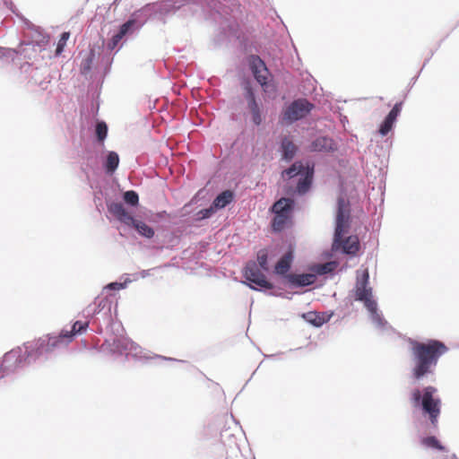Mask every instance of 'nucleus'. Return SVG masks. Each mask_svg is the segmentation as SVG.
<instances>
[{"label":"nucleus","instance_id":"1","mask_svg":"<svg viewBox=\"0 0 459 459\" xmlns=\"http://www.w3.org/2000/svg\"><path fill=\"white\" fill-rule=\"evenodd\" d=\"M410 343L413 363L411 373L416 380L432 374L439 358L448 351L444 342L433 339L426 342L411 340Z\"/></svg>","mask_w":459,"mask_h":459},{"label":"nucleus","instance_id":"2","mask_svg":"<svg viewBox=\"0 0 459 459\" xmlns=\"http://www.w3.org/2000/svg\"><path fill=\"white\" fill-rule=\"evenodd\" d=\"M349 220L350 210L348 204L343 198H339L333 249L338 250L342 248V252L347 255H355L359 249L358 237L350 236L344 240L342 239L343 233L349 227Z\"/></svg>","mask_w":459,"mask_h":459},{"label":"nucleus","instance_id":"3","mask_svg":"<svg viewBox=\"0 0 459 459\" xmlns=\"http://www.w3.org/2000/svg\"><path fill=\"white\" fill-rule=\"evenodd\" d=\"M437 393V389L432 385L426 386L422 390L415 388L411 393V400L413 405L421 407L423 414L428 415L434 428L437 427L442 404Z\"/></svg>","mask_w":459,"mask_h":459},{"label":"nucleus","instance_id":"4","mask_svg":"<svg viewBox=\"0 0 459 459\" xmlns=\"http://www.w3.org/2000/svg\"><path fill=\"white\" fill-rule=\"evenodd\" d=\"M108 211L121 223L134 228L137 232L147 238L154 236V230L145 222L135 220L132 214L126 211L123 204L111 202L107 204Z\"/></svg>","mask_w":459,"mask_h":459},{"label":"nucleus","instance_id":"5","mask_svg":"<svg viewBox=\"0 0 459 459\" xmlns=\"http://www.w3.org/2000/svg\"><path fill=\"white\" fill-rule=\"evenodd\" d=\"M294 207V201L290 198L281 197L276 201L271 210L274 213L272 227L275 231L282 230L290 221Z\"/></svg>","mask_w":459,"mask_h":459},{"label":"nucleus","instance_id":"6","mask_svg":"<svg viewBox=\"0 0 459 459\" xmlns=\"http://www.w3.org/2000/svg\"><path fill=\"white\" fill-rule=\"evenodd\" d=\"M61 333L57 336H44L37 340L28 356L39 357L53 352L56 349L67 346Z\"/></svg>","mask_w":459,"mask_h":459},{"label":"nucleus","instance_id":"7","mask_svg":"<svg viewBox=\"0 0 459 459\" xmlns=\"http://www.w3.org/2000/svg\"><path fill=\"white\" fill-rule=\"evenodd\" d=\"M314 108V104L306 99H298L292 101L283 111L281 120L285 124H291L304 118Z\"/></svg>","mask_w":459,"mask_h":459},{"label":"nucleus","instance_id":"8","mask_svg":"<svg viewBox=\"0 0 459 459\" xmlns=\"http://www.w3.org/2000/svg\"><path fill=\"white\" fill-rule=\"evenodd\" d=\"M263 272L255 261H248L244 268L243 275L247 281L257 287L266 290L273 289V284L267 281Z\"/></svg>","mask_w":459,"mask_h":459},{"label":"nucleus","instance_id":"9","mask_svg":"<svg viewBox=\"0 0 459 459\" xmlns=\"http://www.w3.org/2000/svg\"><path fill=\"white\" fill-rule=\"evenodd\" d=\"M23 353L21 349L12 350L6 352L0 360V377L15 370L22 363Z\"/></svg>","mask_w":459,"mask_h":459},{"label":"nucleus","instance_id":"10","mask_svg":"<svg viewBox=\"0 0 459 459\" xmlns=\"http://www.w3.org/2000/svg\"><path fill=\"white\" fill-rule=\"evenodd\" d=\"M249 66L254 77L261 86H266L268 82L269 71L264 62L258 56H250Z\"/></svg>","mask_w":459,"mask_h":459},{"label":"nucleus","instance_id":"11","mask_svg":"<svg viewBox=\"0 0 459 459\" xmlns=\"http://www.w3.org/2000/svg\"><path fill=\"white\" fill-rule=\"evenodd\" d=\"M403 107V102L396 103L391 111L388 113L383 123L379 127V134L383 136L386 135L393 128L394 122L397 119Z\"/></svg>","mask_w":459,"mask_h":459},{"label":"nucleus","instance_id":"12","mask_svg":"<svg viewBox=\"0 0 459 459\" xmlns=\"http://www.w3.org/2000/svg\"><path fill=\"white\" fill-rule=\"evenodd\" d=\"M247 106L251 113L252 122L255 126H260L263 121L261 110L255 100V93L250 87L247 89Z\"/></svg>","mask_w":459,"mask_h":459},{"label":"nucleus","instance_id":"13","mask_svg":"<svg viewBox=\"0 0 459 459\" xmlns=\"http://www.w3.org/2000/svg\"><path fill=\"white\" fill-rule=\"evenodd\" d=\"M300 177L301 178H299L298 185H297V192L299 195H304L309 190V188L312 185L313 177H314V164L310 165L307 162L306 164V169L304 170V173Z\"/></svg>","mask_w":459,"mask_h":459},{"label":"nucleus","instance_id":"14","mask_svg":"<svg viewBox=\"0 0 459 459\" xmlns=\"http://www.w3.org/2000/svg\"><path fill=\"white\" fill-rule=\"evenodd\" d=\"M368 273L365 271L361 281H358L356 287V298L358 300L365 301L373 298L371 288L368 287Z\"/></svg>","mask_w":459,"mask_h":459},{"label":"nucleus","instance_id":"15","mask_svg":"<svg viewBox=\"0 0 459 459\" xmlns=\"http://www.w3.org/2000/svg\"><path fill=\"white\" fill-rule=\"evenodd\" d=\"M334 143L331 138L321 136L312 142L309 146L311 152H329L334 149Z\"/></svg>","mask_w":459,"mask_h":459},{"label":"nucleus","instance_id":"16","mask_svg":"<svg viewBox=\"0 0 459 459\" xmlns=\"http://www.w3.org/2000/svg\"><path fill=\"white\" fill-rule=\"evenodd\" d=\"M88 326H89V322L76 321L73 325L72 329L70 331L63 330V331H61L60 333L62 334L64 339H65L66 343L69 344L70 342H73L74 337L76 334L81 333L82 332L85 331L88 328Z\"/></svg>","mask_w":459,"mask_h":459},{"label":"nucleus","instance_id":"17","mask_svg":"<svg viewBox=\"0 0 459 459\" xmlns=\"http://www.w3.org/2000/svg\"><path fill=\"white\" fill-rule=\"evenodd\" d=\"M287 279L294 286H308L315 282L316 276L311 273L288 274Z\"/></svg>","mask_w":459,"mask_h":459},{"label":"nucleus","instance_id":"18","mask_svg":"<svg viewBox=\"0 0 459 459\" xmlns=\"http://www.w3.org/2000/svg\"><path fill=\"white\" fill-rule=\"evenodd\" d=\"M292 259H293L292 252L289 251L285 255H283L275 265V268H274L275 273L280 274V275L286 274L289 272V270L290 269Z\"/></svg>","mask_w":459,"mask_h":459},{"label":"nucleus","instance_id":"19","mask_svg":"<svg viewBox=\"0 0 459 459\" xmlns=\"http://www.w3.org/2000/svg\"><path fill=\"white\" fill-rule=\"evenodd\" d=\"M281 149L282 158L287 160H292L298 150L296 144L289 137H284L281 140Z\"/></svg>","mask_w":459,"mask_h":459},{"label":"nucleus","instance_id":"20","mask_svg":"<svg viewBox=\"0 0 459 459\" xmlns=\"http://www.w3.org/2000/svg\"><path fill=\"white\" fill-rule=\"evenodd\" d=\"M233 200V194L230 190L221 193L213 201L212 205L217 209L224 208Z\"/></svg>","mask_w":459,"mask_h":459},{"label":"nucleus","instance_id":"21","mask_svg":"<svg viewBox=\"0 0 459 459\" xmlns=\"http://www.w3.org/2000/svg\"><path fill=\"white\" fill-rule=\"evenodd\" d=\"M306 166L301 161H296L288 169L282 172V177L287 178H292L296 176H302Z\"/></svg>","mask_w":459,"mask_h":459},{"label":"nucleus","instance_id":"22","mask_svg":"<svg viewBox=\"0 0 459 459\" xmlns=\"http://www.w3.org/2000/svg\"><path fill=\"white\" fill-rule=\"evenodd\" d=\"M118 164H119L118 154L115 152H109L107 156V160H106V163H105V168H106L107 172L113 173L118 167Z\"/></svg>","mask_w":459,"mask_h":459},{"label":"nucleus","instance_id":"23","mask_svg":"<svg viewBox=\"0 0 459 459\" xmlns=\"http://www.w3.org/2000/svg\"><path fill=\"white\" fill-rule=\"evenodd\" d=\"M420 442L421 445L425 447L436 449L438 451H445V446H443L439 440L434 436L423 437Z\"/></svg>","mask_w":459,"mask_h":459},{"label":"nucleus","instance_id":"24","mask_svg":"<svg viewBox=\"0 0 459 459\" xmlns=\"http://www.w3.org/2000/svg\"><path fill=\"white\" fill-rule=\"evenodd\" d=\"M268 251L267 249H260L256 254V263L260 266V268L267 272L269 270V264H268Z\"/></svg>","mask_w":459,"mask_h":459},{"label":"nucleus","instance_id":"25","mask_svg":"<svg viewBox=\"0 0 459 459\" xmlns=\"http://www.w3.org/2000/svg\"><path fill=\"white\" fill-rule=\"evenodd\" d=\"M307 320L315 326H321L326 322L325 316L316 312H309L306 316Z\"/></svg>","mask_w":459,"mask_h":459},{"label":"nucleus","instance_id":"26","mask_svg":"<svg viewBox=\"0 0 459 459\" xmlns=\"http://www.w3.org/2000/svg\"><path fill=\"white\" fill-rule=\"evenodd\" d=\"M123 199L126 204L132 206H136L139 203L138 194L133 190L125 192L123 195Z\"/></svg>","mask_w":459,"mask_h":459},{"label":"nucleus","instance_id":"27","mask_svg":"<svg viewBox=\"0 0 459 459\" xmlns=\"http://www.w3.org/2000/svg\"><path fill=\"white\" fill-rule=\"evenodd\" d=\"M108 126L103 121L99 122L96 126V135L100 142H103L107 137Z\"/></svg>","mask_w":459,"mask_h":459},{"label":"nucleus","instance_id":"28","mask_svg":"<svg viewBox=\"0 0 459 459\" xmlns=\"http://www.w3.org/2000/svg\"><path fill=\"white\" fill-rule=\"evenodd\" d=\"M69 38H70V32L65 31V32L62 33V35L58 40L56 49V55H60L63 52L64 48L66 45V42L69 39Z\"/></svg>","mask_w":459,"mask_h":459},{"label":"nucleus","instance_id":"29","mask_svg":"<svg viewBox=\"0 0 459 459\" xmlns=\"http://www.w3.org/2000/svg\"><path fill=\"white\" fill-rule=\"evenodd\" d=\"M130 342L126 339H115L114 342H113V345L116 347V349L119 351V352H122L124 351H126L128 350V346L130 345Z\"/></svg>","mask_w":459,"mask_h":459},{"label":"nucleus","instance_id":"30","mask_svg":"<svg viewBox=\"0 0 459 459\" xmlns=\"http://www.w3.org/2000/svg\"><path fill=\"white\" fill-rule=\"evenodd\" d=\"M214 206L212 205L211 207L207 208V209H203L201 211H199L197 213H196V221H201V220H204V219H207V218H210L212 213L214 212Z\"/></svg>","mask_w":459,"mask_h":459},{"label":"nucleus","instance_id":"31","mask_svg":"<svg viewBox=\"0 0 459 459\" xmlns=\"http://www.w3.org/2000/svg\"><path fill=\"white\" fill-rule=\"evenodd\" d=\"M134 21H127L125 22L119 29V31L117 32V38L123 39V37L128 32L130 28L133 26Z\"/></svg>","mask_w":459,"mask_h":459},{"label":"nucleus","instance_id":"32","mask_svg":"<svg viewBox=\"0 0 459 459\" xmlns=\"http://www.w3.org/2000/svg\"><path fill=\"white\" fill-rule=\"evenodd\" d=\"M366 307L371 312L375 313L377 311V302L373 299V298L363 301Z\"/></svg>","mask_w":459,"mask_h":459},{"label":"nucleus","instance_id":"33","mask_svg":"<svg viewBox=\"0 0 459 459\" xmlns=\"http://www.w3.org/2000/svg\"><path fill=\"white\" fill-rule=\"evenodd\" d=\"M107 288L110 290H121L124 288V284L118 282H111L107 286Z\"/></svg>","mask_w":459,"mask_h":459},{"label":"nucleus","instance_id":"34","mask_svg":"<svg viewBox=\"0 0 459 459\" xmlns=\"http://www.w3.org/2000/svg\"><path fill=\"white\" fill-rule=\"evenodd\" d=\"M331 270H332L331 264H325L322 265V268H321V270H319V273H326L330 272Z\"/></svg>","mask_w":459,"mask_h":459},{"label":"nucleus","instance_id":"35","mask_svg":"<svg viewBox=\"0 0 459 459\" xmlns=\"http://www.w3.org/2000/svg\"><path fill=\"white\" fill-rule=\"evenodd\" d=\"M121 39H122L117 38V33L116 35H114L112 38L113 46H116Z\"/></svg>","mask_w":459,"mask_h":459},{"label":"nucleus","instance_id":"36","mask_svg":"<svg viewBox=\"0 0 459 459\" xmlns=\"http://www.w3.org/2000/svg\"><path fill=\"white\" fill-rule=\"evenodd\" d=\"M105 303H106V299H101L99 303H98V306L99 307H104L105 306Z\"/></svg>","mask_w":459,"mask_h":459}]
</instances>
